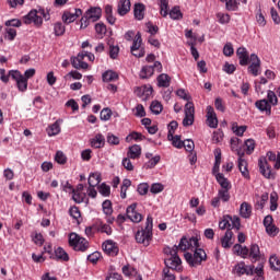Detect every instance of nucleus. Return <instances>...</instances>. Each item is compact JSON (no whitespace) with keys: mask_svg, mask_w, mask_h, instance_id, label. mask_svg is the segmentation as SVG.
Masks as SVG:
<instances>
[{"mask_svg":"<svg viewBox=\"0 0 280 280\" xmlns=\"http://www.w3.org/2000/svg\"><path fill=\"white\" fill-rule=\"evenodd\" d=\"M215 180L219 183L221 189H231V182H229V179L224 177V174L217 173Z\"/></svg>","mask_w":280,"mask_h":280,"instance_id":"29","label":"nucleus"},{"mask_svg":"<svg viewBox=\"0 0 280 280\" xmlns=\"http://www.w3.org/2000/svg\"><path fill=\"white\" fill-rule=\"evenodd\" d=\"M246 147V154H250L252 152H255V141L253 139H247L245 141Z\"/></svg>","mask_w":280,"mask_h":280,"instance_id":"63","label":"nucleus"},{"mask_svg":"<svg viewBox=\"0 0 280 280\" xmlns=\"http://www.w3.org/2000/svg\"><path fill=\"white\" fill-rule=\"evenodd\" d=\"M127 218L131 222L139 223L141 220H143V215L141 213L137 212V203H131L130 206L127 207Z\"/></svg>","mask_w":280,"mask_h":280,"instance_id":"12","label":"nucleus"},{"mask_svg":"<svg viewBox=\"0 0 280 280\" xmlns=\"http://www.w3.org/2000/svg\"><path fill=\"white\" fill-rule=\"evenodd\" d=\"M43 19L45 21H49V12L45 11L43 8H39L37 10H31L27 15L24 16L23 21L25 25H32L33 23L36 27H40V25H43Z\"/></svg>","mask_w":280,"mask_h":280,"instance_id":"1","label":"nucleus"},{"mask_svg":"<svg viewBox=\"0 0 280 280\" xmlns=\"http://www.w3.org/2000/svg\"><path fill=\"white\" fill-rule=\"evenodd\" d=\"M127 156L132 160L140 159L141 158V145L133 144V145L129 147Z\"/></svg>","mask_w":280,"mask_h":280,"instance_id":"27","label":"nucleus"},{"mask_svg":"<svg viewBox=\"0 0 280 280\" xmlns=\"http://www.w3.org/2000/svg\"><path fill=\"white\" fill-rule=\"evenodd\" d=\"M184 257L189 266L196 268V266H200L202 261H207V252L198 247L194 250V255L191 253H186Z\"/></svg>","mask_w":280,"mask_h":280,"instance_id":"3","label":"nucleus"},{"mask_svg":"<svg viewBox=\"0 0 280 280\" xmlns=\"http://www.w3.org/2000/svg\"><path fill=\"white\" fill-rule=\"evenodd\" d=\"M85 15L90 19L91 23H95L102 19V8L92 7L85 12Z\"/></svg>","mask_w":280,"mask_h":280,"instance_id":"16","label":"nucleus"},{"mask_svg":"<svg viewBox=\"0 0 280 280\" xmlns=\"http://www.w3.org/2000/svg\"><path fill=\"white\" fill-rule=\"evenodd\" d=\"M160 14L163 19L170 14V0H159Z\"/></svg>","mask_w":280,"mask_h":280,"instance_id":"30","label":"nucleus"},{"mask_svg":"<svg viewBox=\"0 0 280 280\" xmlns=\"http://www.w3.org/2000/svg\"><path fill=\"white\" fill-rule=\"evenodd\" d=\"M55 161L59 163V165H65V163H67V155H65L62 151H57Z\"/></svg>","mask_w":280,"mask_h":280,"instance_id":"55","label":"nucleus"},{"mask_svg":"<svg viewBox=\"0 0 280 280\" xmlns=\"http://www.w3.org/2000/svg\"><path fill=\"white\" fill-rule=\"evenodd\" d=\"M217 19L221 25H226L231 22V15H229V13H217Z\"/></svg>","mask_w":280,"mask_h":280,"instance_id":"44","label":"nucleus"},{"mask_svg":"<svg viewBox=\"0 0 280 280\" xmlns=\"http://www.w3.org/2000/svg\"><path fill=\"white\" fill-rule=\"evenodd\" d=\"M91 148H95L100 150V148H104L106 145V138L102 133H97L94 138L90 140Z\"/></svg>","mask_w":280,"mask_h":280,"instance_id":"21","label":"nucleus"},{"mask_svg":"<svg viewBox=\"0 0 280 280\" xmlns=\"http://www.w3.org/2000/svg\"><path fill=\"white\" fill-rule=\"evenodd\" d=\"M256 22L258 23L259 27H266V16H264L261 8H259L256 13Z\"/></svg>","mask_w":280,"mask_h":280,"instance_id":"45","label":"nucleus"},{"mask_svg":"<svg viewBox=\"0 0 280 280\" xmlns=\"http://www.w3.org/2000/svg\"><path fill=\"white\" fill-rule=\"evenodd\" d=\"M165 187L163 186V184L155 183V184H152L150 191L151 194H161V191H163Z\"/></svg>","mask_w":280,"mask_h":280,"instance_id":"61","label":"nucleus"},{"mask_svg":"<svg viewBox=\"0 0 280 280\" xmlns=\"http://www.w3.org/2000/svg\"><path fill=\"white\" fill-rule=\"evenodd\" d=\"M168 141H172V145H174V148H177L180 150V148H183V141L180 140V136H172V137H167Z\"/></svg>","mask_w":280,"mask_h":280,"instance_id":"46","label":"nucleus"},{"mask_svg":"<svg viewBox=\"0 0 280 280\" xmlns=\"http://www.w3.org/2000/svg\"><path fill=\"white\" fill-rule=\"evenodd\" d=\"M279 200V195L277 194V191H272L270 194V211H277V208L279 207V205L277 203Z\"/></svg>","mask_w":280,"mask_h":280,"instance_id":"42","label":"nucleus"},{"mask_svg":"<svg viewBox=\"0 0 280 280\" xmlns=\"http://www.w3.org/2000/svg\"><path fill=\"white\" fill-rule=\"evenodd\" d=\"M249 257L254 264L255 261H259V259H261V252L259 250V245L253 244L250 246Z\"/></svg>","mask_w":280,"mask_h":280,"instance_id":"28","label":"nucleus"},{"mask_svg":"<svg viewBox=\"0 0 280 280\" xmlns=\"http://www.w3.org/2000/svg\"><path fill=\"white\" fill-rule=\"evenodd\" d=\"M90 187H97L100 183H102V174L100 173H91L88 179Z\"/></svg>","mask_w":280,"mask_h":280,"instance_id":"31","label":"nucleus"},{"mask_svg":"<svg viewBox=\"0 0 280 280\" xmlns=\"http://www.w3.org/2000/svg\"><path fill=\"white\" fill-rule=\"evenodd\" d=\"M71 65L74 69H89V63L84 61H79L77 57L71 58Z\"/></svg>","mask_w":280,"mask_h":280,"instance_id":"43","label":"nucleus"},{"mask_svg":"<svg viewBox=\"0 0 280 280\" xmlns=\"http://www.w3.org/2000/svg\"><path fill=\"white\" fill-rule=\"evenodd\" d=\"M249 60H250V65L247 68V71L248 73H252V75L257 78V75H259L261 71V60L256 54H252Z\"/></svg>","mask_w":280,"mask_h":280,"instance_id":"10","label":"nucleus"},{"mask_svg":"<svg viewBox=\"0 0 280 280\" xmlns=\"http://www.w3.org/2000/svg\"><path fill=\"white\" fill-rule=\"evenodd\" d=\"M168 15L172 21H180V19H183V12H180V7H173L168 12Z\"/></svg>","mask_w":280,"mask_h":280,"instance_id":"34","label":"nucleus"},{"mask_svg":"<svg viewBox=\"0 0 280 280\" xmlns=\"http://www.w3.org/2000/svg\"><path fill=\"white\" fill-rule=\"evenodd\" d=\"M154 71L161 73L163 71V65L161 61H154L152 66H144L140 71V78L142 80H148V78H152L154 75Z\"/></svg>","mask_w":280,"mask_h":280,"instance_id":"5","label":"nucleus"},{"mask_svg":"<svg viewBox=\"0 0 280 280\" xmlns=\"http://www.w3.org/2000/svg\"><path fill=\"white\" fill-rule=\"evenodd\" d=\"M156 81L160 89H168L170 84H172V78L167 73L158 75Z\"/></svg>","mask_w":280,"mask_h":280,"instance_id":"22","label":"nucleus"},{"mask_svg":"<svg viewBox=\"0 0 280 280\" xmlns=\"http://www.w3.org/2000/svg\"><path fill=\"white\" fill-rule=\"evenodd\" d=\"M98 194H101V196H104L105 198L110 196V186L104 183L101 184V186L98 187Z\"/></svg>","mask_w":280,"mask_h":280,"instance_id":"53","label":"nucleus"},{"mask_svg":"<svg viewBox=\"0 0 280 280\" xmlns=\"http://www.w3.org/2000/svg\"><path fill=\"white\" fill-rule=\"evenodd\" d=\"M240 213L243 218L248 219L253 213V207L248 205V202H243L240 208Z\"/></svg>","mask_w":280,"mask_h":280,"instance_id":"32","label":"nucleus"},{"mask_svg":"<svg viewBox=\"0 0 280 280\" xmlns=\"http://www.w3.org/2000/svg\"><path fill=\"white\" fill-rule=\"evenodd\" d=\"M206 117L209 128H218V115H215V109H213V106H207Z\"/></svg>","mask_w":280,"mask_h":280,"instance_id":"13","label":"nucleus"},{"mask_svg":"<svg viewBox=\"0 0 280 280\" xmlns=\"http://www.w3.org/2000/svg\"><path fill=\"white\" fill-rule=\"evenodd\" d=\"M221 246L223 248H231L233 246V231L228 230L224 236L221 238Z\"/></svg>","mask_w":280,"mask_h":280,"instance_id":"26","label":"nucleus"},{"mask_svg":"<svg viewBox=\"0 0 280 280\" xmlns=\"http://www.w3.org/2000/svg\"><path fill=\"white\" fill-rule=\"evenodd\" d=\"M267 102L270 104V106H277V104H279V98L277 97V93H275V91H267Z\"/></svg>","mask_w":280,"mask_h":280,"instance_id":"39","label":"nucleus"},{"mask_svg":"<svg viewBox=\"0 0 280 280\" xmlns=\"http://www.w3.org/2000/svg\"><path fill=\"white\" fill-rule=\"evenodd\" d=\"M95 32L101 38L106 35V25L104 23L95 24Z\"/></svg>","mask_w":280,"mask_h":280,"instance_id":"56","label":"nucleus"},{"mask_svg":"<svg viewBox=\"0 0 280 280\" xmlns=\"http://www.w3.org/2000/svg\"><path fill=\"white\" fill-rule=\"evenodd\" d=\"M54 32H55V36H62L66 32L65 26L62 25V22H57L54 25Z\"/></svg>","mask_w":280,"mask_h":280,"instance_id":"51","label":"nucleus"},{"mask_svg":"<svg viewBox=\"0 0 280 280\" xmlns=\"http://www.w3.org/2000/svg\"><path fill=\"white\" fill-rule=\"evenodd\" d=\"M236 56L240 60L241 67H246V65H248V60H250V58L248 57V50L246 48H237Z\"/></svg>","mask_w":280,"mask_h":280,"instance_id":"20","label":"nucleus"},{"mask_svg":"<svg viewBox=\"0 0 280 280\" xmlns=\"http://www.w3.org/2000/svg\"><path fill=\"white\" fill-rule=\"evenodd\" d=\"M172 257L166 258L164 260L165 268H168V270H176V272H180L183 270V267L180 266L183 264V260H180V257H178V254L176 252H171Z\"/></svg>","mask_w":280,"mask_h":280,"instance_id":"7","label":"nucleus"},{"mask_svg":"<svg viewBox=\"0 0 280 280\" xmlns=\"http://www.w3.org/2000/svg\"><path fill=\"white\" fill-rule=\"evenodd\" d=\"M107 143H109V145H119V137H117L113 133H108L107 135Z\"/></svg>","mask_w":280,"mask_h":280,"instance_id":"64","label":"nucleus"},{"mask_svg":"<svg viewBox=\"0 0 280 280\" xmlns=\"http://www.w3.org/2000/svg\"><path fill=\"white\" fill-rule=\"evenodd\" d=\"M238 155V170L244 176V178H250V173L248 172V162L244 160V152H237Z\"/></svg>","mask_w":280,"mask_h":280,"instance_id":"14","label":"nucleus"},{"mask_svg":"<svg viewBox=\"0 0 280 280\" xmlns=\"http://www.w3.org/2000/svg\"><path fill=\"white\" fill-rule=\"evenodd\" d=\"M152 217L148 215L144 230L138 231L136 233V241L138 242V244L150 246V240H152Z\"/></svg>","mask_w":280,"mask_h":280,"instance_id":"2","label":"nucleus"},{"mask_svg":"<svg viewBox=\"0 0 280 280\" xmlns=\"http://www.w3.org/2000/svg\"><path fill=\"white\" fill-rule=\"evenodd\" d=\"M69 246H71L73 250L84 253V250L89 248V241L80 236L78 233L72 232L69 234Z\"/></svg>","mask_w":280,"mask_h":280,"instance_id":"4","label":"nucleus"},{"mask_svg":"<svg viewBox=\"0 0 280 280\" xmlns=\"http://www.w3.org/2000/svg\"><path fill=\"white\" fill-rule=\"evenodd\" d=\"M16 84L19 91H21L22 93H25V91H27V79H25V77H22L20 81H16Z\"/></svg>","mask_w":280,"mask_h":280,"instance_id":"58","label":"nucleus"},{"mask_svg":"<svg viewBox=\"0 0 280 280\" xmlns=\"http://www.w3.org/2000/svg\"><path fill=\"white\" fill-rule=\"evenodd\" d=\"M119 79V74L113 70H107L103 73V81L104 82H115V80Z\"/></svg>","mask_w":280,"mask_h":280,"instance_id":"33","label":"nucleus"},{"mask_svg":"<svg viewBox=\"0 0 280 280\" xmlns=\"http://www.w3.org/2000/svg\"><path fill=\"white\" fill-rule=\"evenodd\" d=\"M152 86L150 85H143L141 88H137L136 93H138V95H152Z\"/></svg>","mask_w":280,"mask_h":280,"instance_id":"47","label":"nucleus"},{"mask_svg":"<svg viewBox=\"0 0 280 280\" xmlns=\"http://www.w3.org/2000/svg\"><path fill=\"white\" fill-rule=\"evenodd\" d=\"M84 194L74 190V192H72V200H74L77 205H82V202H84Z\"/></svg>","mask_w":280,"mask_h":280,"instance_id":"62","label":"nucleus"},{"mask_svg":"<svg viewBox=\"0 0 280 280\" xmlns=\"http://www.w3.org/2000/svg\"><path fill=\"white\" fill-rule=\"evenodd\" d=\"M269 264L272 270H280V260H279V257H277V255H272L269 258Z\"/></svg>","mask_w":280,"mask_h":280,"instance_id":"48","label":"nucleus"},{"mask_svg":"<svg viewBox=\"0 0 280 280\" xmlns=\"http://www.w3.org/2000/svg\"><path fill=\"white\" fill-rule=\"evenodd\" d=\"M225 10L228 12H237L240 10V2L237 0H228L225 2Z\"/></svg>","mask_w":280,"mask_h":280,"instance_id":"38","label":"nucleus"},{"mask_svg":"<svg viewBox=\"0 0 280 280\" xmlns=\"http://www.w3.org/2000/svg\"><path fill=\"white\" fill-rule=\"evenodd\" d=\"M260 174L265 178H272V171L270 170V165L268 164V160L266 158H260L258 161Z\"/></svg>","mask_w":280,"mask_h":280,"instance_id":"15","label":"nucleus"},{"mask_svg":"<svg viewBox=\"0 0 280 280\" xmlns=\"http://www.w3.org/2000/svg\"><path fill=\"white\" fill-rule=\"evenodd\" d=\"M103 250L104 253H107V255L115 256L117 253H119V248L115 246V243L113 241H106L103 243Z\"/></svg>","mask_w":280,"mask_h":280,"instance_id":"23","label":"nucleus"},{"mask_svg":"<svg viewBox=\"0 0 280 280\" xmlns=\"http://www.w3.org/2000/svg\"><path fill=\"white\" fill-rule=\"evenodd\" d=\"M9 78H12V80H15V82H19L20 80H23L24 77L19 70H10Z\"/></svg>","mask_w":280,"mask_h":280,"instance_id":"60","label":"nucleus"},{"mask_svg":"<svg viewBox=\"0 0 280 280\" xmlns=\"http://www.w3.org/2000/svg\"><path fill=\"white\" fill-rule=\"evenodd\" d=\"M200 244L198 243V237L192 236L189 240L185 236L182 237L178 248L179 250H196L199 248Z\"/></svg>","mask_w":280,"mask_h":280,"instance_id":"8","label":"nucleus"},{"mask_svg":"<svg viewBox=\"0 0 280 280\" xmlns=\"http://www.w3.org/2000/svg\"><path fill=\"white\" fill-rule=\"evenodd\" d=\"M143 139H145V137L143 135H141V132L133 131L126 137L125 141L127 143H130V141H132V140L133 141H143Z\"/></svg>","mask_w":280,"mask_h":280,"instance_id":"37","label":"nucleus"},{"mask_svg":"<svg viewBox=\"0 0 280 280\" xmlns=\"http://www.w3.org/2000/svg\"><path fill=\"white\" fill-rule=\"evenodd\" d=\"M135 19L138 21H143L145 16V4L143 3H136L133 9Z\"/></svg>","mask_w":280,"mask_h":280,"instance_id":"24","label":"nucleus"},{"mask_svg":"<svg viewBox=\"0 0 280 280\" xmlns=\"http://www.w3.org/2000/svg\"><path fill=\"white\" fill-rule=\"evenodd\" d=\"M94 231H97L98 233H106V235H113V228L110 225L103 223L102 220H97L93 224Z\"/></svg>","mask_w":280,"mask_h":280,"instance_id":"19","label":"nucleus"},{"mask_svg":"<svg viewBox=\"0 0 280 280\" xmlns=\"http://www.w3.org/2000/svg\"><path fill=\"white\" fill-rule=\"evenodd\" d=\"M162 280H176V276L172 272V269L164 268L162 273Z\"/></svg>","mask_w":280,"mask_h":280,"instance_id":"50","label":"nucleus"},{"mask_svg":"<svg viewBox=\"0 0 280 280\" xmlns=\"http://www.w3.org/2000/svg\"><path fill=\"white\" fill-rule=\"evenodd\" d=\"M117 12L120 16H126L130 12V0H120Z\"/></svg>","mask_w":280,"mask_h":280,"instance_id":"25","label":"nucleus"},{"mask_svg":"<svg viewBox=\"0 0 280 280\" xmlns=\"http://www.w3.org/2000/svg\"><path fill=\"white\" fill-rule=\"evenodd\" d=\"M219 229L224 231V229H229L231 231V215H224L223 219L219 222Z\"/></svg>","mask_w":280,"mask_h":280,"instance_id":"41","label":"nucleus"},{"mask_svg":"<svg viewBox=\"0 0 280 280\" xmlns=\"http://www.w3.org/2000/svg\"><path fill=\"white\" fill-rule=\"evenodd\" d=\"M103 212L105 213V215L113 214V203L110 202V200H105L103 202Z\"/></svg>","mask_w":280,"mask_h":280,"instance_id":"54","label":"nucleus"},{"mask_svg":"<svg viewBox=\"0 0 280 280\" xmlns=\"http://www.w3.org/2000/svg\"><path fill=\"white\" fill-rule=\"evenodd\" d=\"M69 214L71 215V218H73V220H80V218H82V214L80 213V208L75 206L70 208Z\"/></svg>","mask_w":280,"mask_h":280,"instance_id":"57","label":"nucleus"},{"mask_svg":"<svg viewBox=\"0 0 280 280\" xmlns=\"http://www.w3.org/2000/svg\"><path fill=\"white\" fill-rule=\"evenodd\" d=\"M62 118H59L52 125L48 126V128L46 129L48 137H56L57 135H60V126H62Z\"/></svg>","mask_w":280,"mask_h":280,"instance_id":"18","label":"nucleus"},{"mask_svg":"<svg viewBox=\"0 0 280 280\" xmlns=\"http://www.w3.org/2000/svg\"><path fill=\"white\" fill-rule=\"evenodd\" d=\"M55 257L61 261H69V254L62 247L55 249Z\"/></svg>","mask_w":280,"mask_h":280,"instance_id":"40","label":"nucleus"},{"mask_svg":"<svg viewBox=\"0 0 280 280\" xmlns=\"http://www.w3.org/2000/svg\"><path fill=\"white\" fill-rule=\"evenodd\" d=\"M231 188H221L218 191V197L221 199V202H229L231 200Z\"/></svg>","mask_w":280,"mask_h":280,"instance_id":"35","label":"nucleus"},{"mask_svg":"<svg viewBox=\"0 0 280 280\" xmlns=\"http://www.w3.org/2000/svg\"><path fill=\"white\" fill-rule=\"evenodd\" d=\"M196 115V108L192 102H188L185 105V117L183 119V126H194V116Z\"/></svg>","mask_w":280,"mask_h":280,"instance_id":"9","label":"nucleus"},{"mask_svg":"<svg viewBox=\"0 0 280 280\" xmlns=\"http://www.w3.org/2000/svg\"><path fill=\"white\" fill-rule=\"evenodd\" d=\"M142 40L143 39L141 38V33L138 32L135 36V39L131 46V54L136 58H143V56H145V48L141 47Z\"/></svg>","mask_w":280,"mask_h":280,"instance_id":"6","label":"nucleus"},{"mask_svg":"<svg viewBox=\"0 0 280 280\" xmlns=\"http://www.w3.org/2000/svg\"><path fill=\"white\" fill-rule=\"evenodd\" d=\"M254 275H257L256 280H264V265L258 264V266L254 269Z\"/></svg>","mask_w":280,"mask_h":280,"instance_id":"59","label":"nucleus"},{"mask_svg":"<svg viewBox=\"0 0 280 280\" xmlns=\"http://www.w3.org/2000/svg\"><path fill=\"white\" fill-rule=\"evenodd\" d=\"M150 110L153 115H161L163 113V105L159 101H153L150 105Z\"/></svg>","mask_w":280,"mask_h":280,"instance_id":"36","label":"nucleus"},{"mask_svg":"<svg viewBox=\"0 0 280 280\" xmlns=\"http://www.w3.org/2000/svg\"><path fill=\"white\" fill-rule=\"evenodd\" d=\"M234 270L238 277H242V275H247V277H253L255 275V266H246L244 261L238 262L235 265Z\"/></svg>","mask_w":280,"mask_h":280,"instance_id":"11","label":"nucleus"},{"mask_svg":"<svg viewBox=\"0 0 280 280\" xmlns=\"http://www.w3.org/2000/svg\"><path fill=\"white\" fill-rule=\"evenodd\" d=\"M230 224H231V228L230 229H235L236 231H240V228L242 226V223L240 221V217L237 215H234V217H231L230 215Z\"/></svg>","mask_w":280,"mask_h":280,"instance_id":"49","label":"nucleus"},{"mask_svg":"<svg viewBox=\"0 0 280 280\" xmlns=\"http://www.w3.org/2000/svg\"><path fill=\"white\" fill-rule=\"evenodd\" d=\"M110 117H113V112L110 110V108L106 107L101 110V120L102 121H108V119H110Z\"/></svg>","mask_w":280,"mask_h":280,"instance_id":"52","label":"nucleus"},{"mask_svg":"<svg viewBox=\"0 0 280 280\" xmlns=\"http://www.w3.org/2000/svg\"><path fill=\"white\" fill-rule=\"evenodd\" d=\"M255 106L256 108H258V110H260V113H266V115H272V105H270L268 100L262 98L256 101Z\"/></svg>","mask_w":280,"mask_h":280,"instance_id":"17","label":"nucleus"}]
</instances>
